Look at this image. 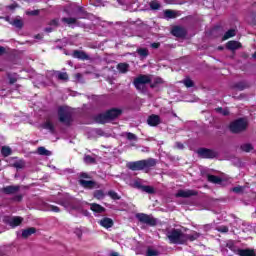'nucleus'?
I'll return each instance as SVG.
<instances>
[{
	"instance_id": "50",
	"label": "nucleus",
	"mask_w": 256,
	"mask_h": 256,
	"mask_svg": "<svg viewBox=\"0 0 256 256\" xmlns=\"http://www.w3.org/2000/svg\"><path fill=\"white\" fill-rule=\"evenodd\" d=\"M26 15L37 16V15H39V10L28 11V12H26Z\"/></svg>"
},
{
	"instance_id": "64",
	"label": "nucleus",
	"mask_w": 256,
	"mask_h": 256,
	"mask_svg": "<svg viewBox=\"0 0 256 256\" xmlns=\"http://www.w3.org/2000/svg\"><path fill=\"white\" fill-rule=\"evenodd\" d=\"M253 57H256V52L253 54Z\"/></svg>"
},
{
	"instance_id": "59",
	"label": "nucleus",
	"mask_w": 256,
	"mask_h": 256,
	"mask_svg": "<svg viewBox=\"0 0 256 256\" xmlns=\"http://www.w3.org/2000/svg\"><path fill=\"white\" fill-rule=\"evenodd\" d=\"M164 1H165V3L171 4V3H173V1H175V0H164Z\"/></svg>"
},
{
	"instance_id": "6",
	"label": "nucleus",
	"mask_w": 256,
	"mask_h": 256,
	"mask_svg": "<svg viewBox=\"0 0 256 256\" xmlns=\"http://www.w3.org/2000/svg\"><path fill=\"white\" fill-rule=\"evenodd\" d=\"M58 117L60 123H63L64 125H70L71 121H73V113L67 107H60L58 109Z\"/></svg>"
},
{
	"instance_id": "48",
	"label": "nucleus",
	"mask_w": 256,
	"mask_h": 256,
	"mask_svg": "<svg viewBox=\"0 0 256 256\" xmlns=\"http://www.w3.org/2000/svg\"><path fill=\"white\" fill-rule=\"evenodd\" d=\"M84 161H85V163H95V158L87 155L84 157Z\"/></svg>"
},
{
	"instance_id": "36",
	"label": "nucleus",
	"mask_w": 256,
	"mask_h": 256,
	"mask_svg": "<svg viewBox=\"0 0 256 256\" xmlns=\"http://www.w3.org/2000/svg\"><path fill=\"white\" fill-rule=\"evenodd\" d=\"M108 195L114 201H119V199H121V196H119V194H117V192H115L113 190L108 191Z\"/></svg>"
},
{
	"instance_id": "61",
	"label": "nucleus",
	"mask_w": 256,
	"mask_h": 256,
	"mask_svg": "<svg viewBox=\"0 0 256 256\" xmlns=\"http://www.w3.org/2000/svg\"><path fill=\"white\" fill-rule=\"evenodd\" d=\"M21 198H22L21 196L16 197L17 201H21Z\"/></svg>"
},
{
	"instance_id": "5",
	"label": "nucleus",
	"mask_w": 256,
	"mask_h": 256,
	"mask_svg": "<svg viewBox=\"0 0 256 256\" xmlns=\"http://www.w3.org/2000/svg\"><path fill=\"white\" fill-rule=\"evenodd\" d=\"M79 178L80 179L78 180V183L84 189H99L101 187L97 182L93 180H85V179H91L89 174L85 172L80 173Z\"/></svg>"
},
{
	"instance_id": "49",
	"label": "nucleus",
	"mask_w": 256,
	"mask_h": 256,
	"mask_svg": "<svg viewBox=\"0 0 256 256\" xmlns=\"http://www.w3.org/2000/svg\"><path fill=\"white\" fill-rule=\"evenodd\" d=\"M232 191H233L234 193H243V187H241V186H236V187L232 188Z\"/></svg>"
},
{
	"instance_id": "15",
	"label": "nucleus",
	"mask_w": 256,
	"mask_h": 256,
	"mask_svg": "<svg viewBox=\"0 0 256 256\" xmlns=\"http://www.w3.org/2000/svg\"><path fill=\"white\" fill-rule=\"evenodd\" d=\"M19 186H6L1 189L2 193H5L6 195H15L19 191Z\"/></svg>"
},
{
	"instance_id": "22",
	"label": "nucleus",
	"mask_w": 256,
	"mask_h": 256,
	"mask_svg": "<svg viewBox=\"0 0 256 256\" xmlns=\"http://www.w3.org/2000/svg\"><path fill=\"white\" fill-rule=\"evenodd\" d=\"M227 49L230 51H236V49H240L241 43L237 41H229L226 45Z\"/></svg>"
},
{
	"instance_id": "26",
	"label": "nucleus",
	"mask_w": 256,
	"mask_h": 256,
	"mask_svg": "<svg viewBox=\"0 0 256 256\" xmlns=\"http://www.w3.org/2000/svg\"><path fill=\"white\" fill-rule=\"evenodd\" d=\"M43 128L50 131V133H55V125H53L51 121H46L43 124Z\"/></svg>"
},
{
	"instance_id": "20",
	"label": "nucleus",
	"mask_w": 256,
	"mask_h": 256,
	"mask_svg": "<svg viewBox=\"0 0 256 256\" xmlns=\"http://www.w3.org/2000/svg\"><path fill=\"white\" fill-rule=\"evenodd\" d=\"M90 209L94 213H105V207H103L97 203L90 204Z\"/></svg>"
},
{
	"instance_id": "42",
	"label": "nucleus",
	"mask_w": 256,
	"mask_h": 256,
	"mask_svg": "<svg viewBox=\"0 0 256 256\" xmlns=\"http://www.w3.org/2000/svg\"><path fill=\"white\" fill-rule=\"evenodd\" d=\"M183 84L185 85V87H193L194 85L193 80H191L190 78L184 79Z\"/></svg>"
},
{
	"instance_id": "51",
	"label": "nucleus",
	"mask_w": 256,
	"mask_h": 256,
	"mask_svg": "<svg viewBox=\"0 0 256 256\" xmlns=\"http://www.w3.org/2000/svg\"><path fill=\"white\" fill-rule=\"evenodd\" d=\"M9 83L10 85H13L14 83H17V78L12 77L11 75H8Z\"/></svg>"
},
{
	"instance_id": "9",
	"label": "nucleus",
	"mask_w": 256,
	"mask_h": 256,
	"mask_svg": "<svg viewBox=\"0 0 256 256\" xmlns=\"http://www.w3.org/2000/svg\"><path fill=\"white\" fill-rule=\"evenodd\" d=\"M136 217L138 221H140V223H144L145 225H149L150 227H155V225H157V219H155L151 215L141 213L137 214Z\"/></svg>"
},
{
	"instance_id": "23",
	"label": "nucleus",
	"mask_w": 256,
	"mask_h": 256,
	"mask_svg": "<svg viewBox=\"0 0 256 256\" xmlns=\"http://www.w3.org/2000/svg\"><path fill=\"white\" fill-rule=\"evenodd\" d=\"M136 53H138L140 58L145 59L146 57L149 56V49H147V48H138L136 50Z\"/></svg>"
},
{
	"instance_id": "44",
	"label": "nucleus",
	"mask_w": 256,
	"mask_h": 256,
	"mask_svg": "<svg viewBox=\"0 0 256 256\" xmlns=\"http://www.w3.org/2000/svg\"><path fill=\"white\" fill-rule=\"evenodd\" d=\"M216 229H217V231H219V233H228L229 232V228L227 226H219Z\"/></svg>"
},
{
	"instance_id": "2",
	"label": "nucleus",
	"mask_w": 256,
	"mask_h": 256,
	"mask_svg": "<svg viewBox=\"0 0 256 256\" xmlns=\"http://www.w3.org/2000/svg\"><path fill=\"white\" fill-rule=\"evenodd\" d=\"M167 237L170 243L174 245H183L184 243H187V234L179 229H172L167 233Z\"/></svg>"
},
{
	"instance_id": "10",
	"label": "nucleus",
	"mask_w": 256,
	"mask_h": 256,
	"mask_svg": "<svg viewBox=\"0 0 256 256\" xmlns=\"http://www.w3.org/2000/svg\"><path fill=\"white\" fill-rule=\"evenodd\" d=\"M4 223L6 225H10V227H19L23 223V217L21 216H4L3 218Z\"/></svg>"
},
{
	"instance_id": "19",
	"label": "nucleus",
	"mask_w": 256,
	"mask_h": 256,
	"mask_svg": "<svg viewBox=\"0 0 256 256\" xmlns=\"http://www.w3.org/2000/svg\"><path fill=\"white\" fill-rule=\"evenodd\" d=\"M99 224L101 225V227H105V229H109L113 227V219L103 218L102 220H100Z\"/></svg>"
},
{
	"instance_id": "29",
	"label": "nucleus",
	"mask_w": 256,
	"mask_h": 256,
	"mask_svg": "<svg viewBox=\"0 0 256 256\" xmlns=\"http://www.w3.org/2000/svg\"><path fill=\"white\" fill-rule=\"evenodd\" d=\"M144 193H148L149 195H153L155 193V188L153 186H138Z\"/></svg>"
},
{
	"instance_id": "1",
	"label": "nucleus",
	"mask_w": 256,
	"mask_h": 256,
	"mask_svg": "<svg viewBox=\"0 0 256 256\" xmlns=\"http://www.w3.org/2000/svg\"><path fill=\"white\" fill-rule=\"evenodd\" d=\"M157 165V160L154 158H148L146 160H138L135 162H129L127 164L128 169L131 171H145L146 173H149L153 167Z\"/></svg>"
},
{
	"instance_id": "3",
	"label": "nucleus",
	"mask_w": 256,
	"mask_h": 256,
	"mask_svg": "<svg viewBox=\"0 0 256 256\" xmlns=\"http://www.w3.org/2000/svg\"><path fill=\"white\" fill-rule=\"evenodd\" d=\"M121 115V110L119 109H111L106 113L99 114L96 116L97 123H109V121H113V119H117Z\"/></svg>"
},
{
	"instance_id": "13",
	"label": "nucleus",
	"mask_w": 256,
	"mask_h": 256,
	"mask_svg": "<svg viewBox=\"0 0 256 256\" xmlns=\"http://www.w3.org/2000/svg\"><path fill=\"white\" fill-rule=\"evenodd\" d=\"M147 123L150 125V127H157V125L161 123V118L159 115L152 114L148 117Z\"/></svg>"
},
{
	"instance_id": "14",
	"label": "nucleus",
	"mask_w": 256,
	"mask_h": 256,
	"mask_svg": "<svg viewBox=\"0 0 256 256\" xmlns=\"http://www.w3.org/2000/svg\"><path fill=\"white\" fill-rule=\"evenodd\" d=\"M172 35H174V37H185L187 30L181 26H176L172 29Z\"/></svg>"
},
{
	"instance_id": "12",
	"label": "nucleus",
	"mask_w": 256,
	"mask_h": 256,
	"mask_svg": "<svg viewBox=\"0 0 256 256\" xmlns=\"http://www.w3.org/2000/svg\"><path fill=\"white\" fill-rule=\"evenodd\" d=\"M72 57H74V59H80L81 61H89L90 57L89 55H87V53L80 51V50H75L72 53Z\"/></svg>"
},
{
	"instance_id": "58",
	"label": "nucleus",
	"mask_w": 256,
	"mask_h": 256,
	"mask_svg": "<svg viewBox=\"0 0 256 256\" xmlns=\"http://www.w3.org/2000/svg\"><path fill=\"white\" fill-rule=\"evenodd\" d=\"M110 256H120L118 252H111Z\"/></svg>"
},
{
	"instance_id": "34",
	"label": "nucleus",
	"mask_w": 256,
	"mask_h": 256,
	"mask_svg": "<svg viewBox=\"0 0 256 256\" xmlns=\"http://www.w3.org/2000/svg\"><path fill=\"white\" fill-rule=\"evenodd\" d=\"M249 87V84L247 82H238L235 84V88L238 89V91H243L244 89H247Z\"/></svg>"
},
{
	"instance_id": "46",
	"label": "nucleus",
	"mask_w": 256,
	"mask_h": 256,
	"mask_svg": "<svg viewBox=\"0 0 256 256\" xmlns=\"http://www.w3.org/2000/svg\"><path fill=\"white\" fill-rule=\"evenodd\" d=\"M48 211H53L54 213H59V211H61V210L57 206L50 205V206H48Z\"/></svg>"
},
{
	"instance_id": "60",
	"label": "nucleus",
	"mask_w": 256,
	"mask_h": 256,
	"mask_svg": "<svg viewBox=\"0 0 256 256\" xmlns=\"http://www.w3.org/2000/svg\"><path fill=\"white\" fill-rule=\"evenodd\" d=\"M15 7H17V5H11V6H9L10 9H15Z\"/></svg>"
},
{
	"instance_id": "35",
	"label": "nucleus",
	"mask_w": 256,
	"mask_h": 256,
	"mask_svg": "<svg viewBox=\"0 0 256 256\" xmlns=\"http://www.w3.org/2000/svg\"><path fill=\"white\" fill-rule=\"evenodd\" d=\"M94 197L95 199H98V200L105 199V192H103V190H96L94 192Z\"/></svg>"
},
{
	"instance_id": "27",
	"label": "nucleus",
	"mask_w": 256,
	"mask_h": 256,
	"mask_svg": "<svg viewBox=\"0 0 256 256\" xmlns=\"http://www.w3.org/2000/svg\"><path fill=\"white\" fill-rule=\"evenodd\" d=\"M240 149L245 153H251V151H253L254 148L253 145H251L250 143H245L240 146Z\"/></svg>"
},
{
	"instance_id": "47",
	"label": "nucleus",
	"mask_w": 256,
	"mask_h": 256,
	"mask_svg": "<svg viewBox=\"0 0 256 256\" xmlns=\"http://www.w3.org/2000/svg\"><path fill=\"white\" fill-rule=\"evenodd\" d=\"M249 17H250V21H251L252 25L256 26V13L252 12Z\"/></svg>"
},
{
	"instance_id": "11",
	"label": "nucleus",
	"mask_w": 256,
	"mask_h": 256,
	"mask_svg": "<svg viewBox=\"0 0 256 256\" xmlns=\"http://www.w3.org/2000/svg\"><path fill=\"white\" fill-rule=\"evenodd\" d=\"M195 195H197V191L195 190H178L176 193V197H182L184 199L194 197Z\"/></svg>"
},
{
	"instance_id": "54",
	"label": "nucleus",
	"mask_w": 256,
	"mask_h": 256,
	"mask_svg": "<svg viewBox=\"0 0 256 256\" xmlns=\"http://www.w3.org/2000/svg\"><path fill=\"white\" fill-rule=\"evenodd\" d=\"M176 147H177V149H184L185 148V146L180 142H176Z\"/></svg>"
},
{
	"instance_id": "39",
	"label": "nucleus",
	"mask_w": 256,
	"mask_h": 256,
	"mask_svg": "<svg viewBox=\"0 0 256 256\" xmlns=\"http://www.w3.org/2000/svg\"><path fill=\"white\" fill-rule=\"evenodd\" d=\"M1 153L3 157H9V155H11V149L9 148V146H3L1 149Z\"/></svg>"
},
{
	"instance_id": "41",
	"label": "nucleus",
	"mask_w": 256,
	"mask_h": 256,
	"mask_svg": "<svg viewBox=\"0 0 256 256\" xmlns=\"http://www.w3.org/2000/svg\"><path fill=\"white\" fill-rule=\"evenodd\" d=\"M126 138L128 139V141H137V135L131 132L126 133Z\"/></svg>"
},
{
	"instance_id": "62",
	"label": "nucleus",
	"mask_w": 256,
	"mask_h": 256,
	"mask_svg": "<svg viewBox=\"0 0 256 256\" xmlns=\"http://www.w3.org/2000/svg\"><path fill=\"white\" fill-rule=\"evenodd\" d=\"M118 2L120 3V5H127V3H122L121 1L118 0Z\"/></svg>"
},
{
	"instance_id": "43",
	"label": "nucleus",
	"mask_w": 256,
	"mask_h": 256,
	"mask_svg": "<svg viewBox=\"0 0 256 256\" xmlns=\"http://www.w3.org/2000/svg\"><path fill=\"white\" fill-rule=\"evenodd\" d=\"M14 167H15L16 169H23V167H25V162H23V161H17V162L14 163Z\"/></svg>"
},
{
	"instance_id": "63",
	"label": "nucleus",
	"mask_w": 256,
	"mask_h": 256,
	"mask_svg": "<svg viewBox=\"0 0 256 256\" xmlns=\"http://www.w3.org/2000/svg\"><path fill=\"white\" fill-rule=\"evenodd\" d=\"M36 39H41V36H40V35H37V36H36Z\"/></svg>"
},
{
	"instance_id": "30",
	"label": "nucleus",
	"mask_w": 256,
	"mask_h": 256,
	"mask_svg": "<svg viewBox=\"0 0 256 256\" xmlns=\"http://www.w3.org/2000/svg\"><path fill=\"white\" fill-rule=\"evenodd\" d=\"M201 235L197 232H194L193 234H186V242L188 241H195L199 239Z\"/></svg>"
},
{
	"instance_id": "38",
	"label": "nucleus",
	"mask_w": 256,
	"mask_h": 256,
	"mask_svg": "<svg viewBox=\"0 0 256 256\" xmlns=\"http://www.w3.org/2000/svg\"><path fill=\"white\" fill-rule=\"evenodd\" d=\"M38 154L39 155H45L46 157H49L51 155V151L45 149V147H39L38 148Z\"/></svg>"
},
{
	"instance_id": "17",
	"label": "nucleus",
	"mask_w": 256,
	"mask_h": 256,
	"mask_svg": "<svg viewBox=\"0 0 256 256\" xmlns=\"http://www.w3.org/2000/svg\"><path fill=\"white\" fill-rule=\"evenodd\" d=\"M129 64L128 63H119L116 66L117 71H119V73H122L123 75H125V73H129Z\"/></svg>"
},
{
	"instance_id": "45",
	"label": "nucleus",
	"mask_w": 256,
	"mask_h": 256,
	"mask_svg": "<svg viewBox=\"0 0 256 256\" xmlns=\"http://www.w3.org/2000/svg\"><path fill=\"white\" fill-rule=\"evenodd\" d=\"M217 113H221V115H229V110L223 108H216Z\"/></svg>"
},
{
	"instance_id": "40",
	"label": "nucleus",
	"mask_w": 256,
	"mask_h": 256,
	"mask_svg": "<svg viewBox=\"0 0 256 256\" xmlns=\"http://www.w3.org/2000/svg\"><path fill=\"white\" fill-rule=\"evenodd\" d=\"M150 8L154 11H157V9L161 8V4H159V1L153 0L152 2H150Z\"/></svg>"
},
{
	"instance_id": "31",
	"label": "nucleus",
	"mask_w": 256,
	"mask_h": 256,
	"mask_svg": "<svg viewBox=\"0 0 256 256\" xmlns=\"http://www.w3.org/2000/svg\"><path fill=\"white\" fill-rule=\"evenodd\" d=\"M164 15L167 19H175V17H177V12L173 10H165Z\"/></svg>"
},
{
	"instance_id": "55",
	"label": "nucleus",
	"mask_w": 256,
	"mask_h": 256,
	"mask_svg": "<svg viewBox=\"0 0 256 256\" xmlns=\"http://www.w3.org/2000/svg\"><path fill=\"white\" fill-rule=\"evenodd\" d=\"M5 53V47L0 46V55H3Z\"/></svg>"
},
{
	"instance_id": "25",
	"label": "nucleus",
	"mask_w": 256,
	"mask_h": 256,
	"mask_svg": "<svg viewBox=\"0 0 256 256\" xmlns=\"http://www.w3.org/2000/svg\"><path fill=\"white\" fill-rule=\"evenodd\" d=\"M10 25H13V27H16L17 29H23V20L16 18L10 22Z\"/></svg>"
},
{
	"instance_id": "7",
	"label": "nucleus",
	"mask_w": 256,
	"mask_h": 256,
	"mask_svg": "<svg viewBox=\"0 0 256 256\" xmlns=\"http://www.w3.org/2000/svg\"><path fill=\"white\" fill-rule=\"evenodd\" d=\"M247 129V120L240 118L235 120L230 124V131L232 133H241V131H245Z\"/></svg>"
},
{
	"instance_id": "33",
	"label": "nucleus",
	"mask_w": 256,
	"mask_h": 256,
	"mask_svg": "<svg viewBox=\"0 0 256 256\" xmlns=\"http://www.w3.org/2000/svg\"><path fill=\"white\" fill-rule=\"evenodd\" d=\"M157 85H163V79L162 78H155L153 82L150 83V87L152 89H155V87H157Z\"/></svg>"
},
{
	"instance_id": "16",
	"label": "nucleus",
	"mask_w": 256,
	"mask_h": 256,
	"mask_svg": "<svg viewBox=\"0 0 256 256\" xmlns=\"http://www.w3.org/2000/svg\"><path fill=\"white\" fill-rule=\"evenodd\" d=\"M237 255H239V256H255V250H253V249H238Z\"/></svg>"
},
{
	"instance_id": "56",
	"label": "nucleus",
	"mask_w": 256,
	"mask_h": 256,
	"mask_svg": "<svg viewBox=\"0 0 256 256\" xmlns=\"http://www.w3.org/2000/svg\"><path fill=\"white\" fill-rule=\"evenodd\" d=\"M4 19H5V21H7L8 23L13 22V20H11V18H10L9 16H6Z\"/></svg>"
},
{
	"instance_id": "37",
	"label": "nucleus",
	"mask_w": 256,
	"mask_h": 256,
	"mask_svg": "<svg viewBox=\"0 0 256 256\" xmlns=\"http://www.w3.org/2000/svg\"><path fill=\"white\" fill-rule=\"evenodd\" d=\"M62 22L67 25H75V23H77V18H62Z\"/></svg>"
},
{
	"instance_id": "4",
	"label": "nucleus",
	"mask_w": 256,
	"mask_h": 256,
	"mask_svg": "<svg viewBox=\"0 0 256 256\" xmlns=\"http://www.w3.org/2000/svg\"><path fill=\"white\" fill-rule=\"evenodd\" d=\"M148 83H151L150 75H139L133 81L134 87L137 91H140V93H145V91H147Z\"/></svg>"
},
{
	"instance_id": "24",
	"label": "nucleus",
	"mask_w": 256,
	"mask_h": 256,
	"mask_svg": "<svg viewBox=\"0 0 256 256\" xmlns=\"http://www.w3.org/2000/svg\"><path fill=\"white\" fill-rule=\"evenodd\" d=\"M207 179H208L209 183H215V184H219L223 181L221 179V177H218V176H215V175H208Z\"/></svg>"
},
{
	"instance_id": "52",
	"label": "nucleus",
	"mask_w": 256,
	"mask_h": 256,
	"mask_svg": "<svg viewBox=\"0 0 256 256\" xmlns=\"http://www.w3.org/2000/svg\"><path fill=\"white\" fill-rule=\"evenodd\" d=\"M50 25H53L54 27H57V25H59V20H51L50 21Z\"/></svg>"
},
{
	"instance_id": "8",
	"label": "nucleus",
	"mask_w": 256,
	"mask_h": 256,
	"mask_svg": "<svg viewBox=\"0 0 256 256\" xmlns=\"http://www.w3.org/2000/svg\"><path fill=\"white\" fill-rule=\"evenodd\" d=\"M197 153L202 159H215V157H219V152L213 149L200 148Z\"/></svg>"
},
{
	"instance_id": "28",
	"label": "nucleus",
	"mask_w": 256,
	"mask_h": 256,
	"mask_svg": "<svg viewBox=\"0 0 256 256\" xmlns=\"http://www.w3.org/2000/svg\"><path fill=\"white\" fill-rule=\"evenodd\" d=\"M235 35H237L235 29H230L224 34L223 40L227 41V39H231V37H235Z\"/></svg>"
},
{
	"instance_id": "21",
	"label": "nucleus",
	"mask_w": 256,
	"mask_h": 256,
	"mask_svg": "<svg viewBox=\"0 0 256 256\" xmlns=\"http://www.w3.org/2000/svg\"><path fill=\"white\" fill-rule=\"evenodd\" d=\"M34 233H37V229H35L34 227L22 230V237L23 239H27L29 237H31V235H34Z\"/></svg>"
},
{
	"instance_id": "18",
	"label": "nucleus",
	"mask_w": 256,
	"mask_h": 256,
	"mask_svg": "<svg viewBox=\"0 0 256 256\" xmlns=\"http://www.w3.org/2000/svg\"><path fill=\"white\" fill-rule=\"evenodd\" d=\"M54 75L58 81H69V74L67 72L56 71Z\"/></svg>"
},
{
	"instance_id": "57",
	"label": "nucleus",
	"mask_w": 256,
	"mask_h": 256,
	"mask_svg": "<svg viewBox=\"0 0 256 256\" xmlns=\"http://www.w3.org/2000/svg\"><path fill=\"white\" fill-rule=\"evenodd\" d=\"M45 31H46V33H51V31H53V28L48 27V28L45 29Z\"/></svg>"
},
{
	"instance_id": "53",
	"label": "nucleus",
	"mask_w": 256,
	"mask_h": 256,
	"mask_svg": "<svg viewBox=\"0 0 256 256\" xmlns=\"http://www.w3.org/2000/svg\"><path fill=\"white\" fill-rule=\"evenodd\" d=\"M152 49H159V47H161L160 43H152L151 44Z\"/></svg>"
},
{
	"instance_id": "32",
	"label": "nucleus",
	"mask_w": 256,
	"mask_h": 256,
	"mask_svg": "<svg viewBox=\"0 0 256 256\" xmlns=\"http://www.w3.org/2000/svg\"><path fill=\"white\" fill-rule=\"evenodd\" d=\"M160 253L157 249H153L152 247H148L146 251V256H159Z\"/></svg>"
}]
</instances>
